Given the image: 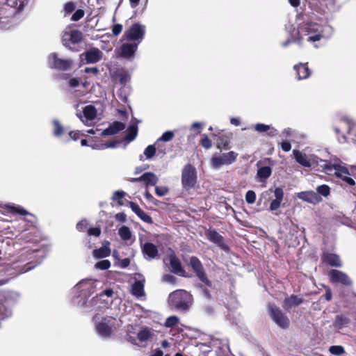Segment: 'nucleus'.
Wrapping results in <instances>:
<instances>
[{"label": "nucleus", "mask_w": 356, "mask_h": 356, "mask_svg": "<svg viewBox=\"0 0 356 356\" xmlns=\"http://www.w3.org/2000/svg\"><path fill=\"white\" fill-rule=\"evenodd\" d=\"M329 351L334 355L340 356L345 353V350L341 346H332L330 347Z\"/></svg>", "instance_id": "obj_44"}, {"label": "nucleus", "mask_w": 356, "mask_h": 356, "mask_svg": "<svg viewBox=\"0 0 356 356\" xmlns=\"http://www.w3.org/2000/svg\"><path fill=\"white\" fill-rule=\"evenodd\" d=\"M321 260L323 264L332 267L340 268L343 266L340 257L335 253L323 252Z\"/></svg>", "instance_id": "obj_15"}, {"label": "nucleus", "mask_w": 356, "mask_h": 356, "mask_svg": "<svg viewBox=\"0 0 356 356\" xmlns=\"http://www.w3.org/2000/svg\"><path fill=\"white\" fill-rule=\"evenodd\" d=\"M275 199L270 204L269 210L274 211L277 210L284 198V191L281 187H276L274 190Z\"/></svg>", "instance_id": "obj_20"}, {"label": "nucleus", "mask_w": 356, "mask_h": 356, "mask_svg": "<svg viewBox=\"0 0 356 356\" xmlns=\"http://www.w3.org/2000/svg\"><path fill=\"white\" fill-rule=\"evenodd\" d=\"M69 136L71 139L77 140L80 137V134L79 131H71L69 132Z\"/></svg>", "instance_id": "obj_64"}, {"label": "nucleus", "mask_w": 356, "mask_h": 356, "mask_svg": "<svg viewBox=\"0 0 356 356\" xmlns=\"http://www.w3.org/2000/svg\"><path fill=\"white\" fill-rule=\"evenodd\" d=\"M323 168L325 172L327 174H330L332 172V170H334L335 172L339 171V173L340 174L343 173L349 175V171L348 168L339 164H325Z\"/></svg>", "instance_id": "obj_27"}, {"label": "nucleus", "mask_w": 356, "mask_h": 356, "mask_svg": "<svg viewBox=\"0 0 356 356\" xmlns=\"http://www.w3.org/2000/svg\"><path fill=\"white\" fill-rule=\"evenodd\" d=\"M293 153L296 161L298 163L304 167L309 168L311 166V162L305 154H302L301 152L296 149H294Z\"/></svg>", "instance_id": "obj_28"}, {"label": "nucleus", "mask_w": 356, "mask_h": 356, "mask_svg": "<svg viewBox=\"0 0 356 356\" xmlns=\"http://www.w3.org/2000/svg\"><path fill=\"white\" fill-rule=\"evenodd\" d=\"M319 24L312 22H303L298 27L297 36L294 38L293 42L299 45L302 44V41L305 36H309L311 33H315L320 31Z\"/></svg>", "instance_id": "obj_5"}, {"label": "nucleus", "mask_w": 356, "mask_h": 356, "mask_svg": "<svg viewBox=\"0 0 356 356\" xmlns=\"http://www.w3.org/2000/svg\"><path fill=\"white\" fill-rule=\"evenodd\" d=\"M238 153L230 151L221 155H213L211 159V165L213 168L218 169L222 165H228L236 161Z\"/></svg>", "instance_id": "obj_7"}, {"label": "nucleus", "mask_w": 356, "mask_h": 356, "mask_svg": "<svg viewBox=\"0 0 356 356\" xmlns=\"http://www.w3.org/2000/svg\"><path fill=\"white\" fill-rule=\"evenodd\" d=\"M153 337V333L151 330L147 327H143L142 329L137 334V339L140 343L148 341Z\"/></svg>", "instance_id": "obj_30"}, {"label": "nucleus", "mask_w": 356, "mask_h": 356, "mask_svg": "<svg viewBox=\"0 0 356 356\" xmlns=\"http://www.w3.org/2000/svg\"><path fill=\"white\" fill-rule=\"evenodd\" d=\"M298 197L299 199L314 205L318 204L322 200L320 195L313 191L300 192L298 194Z\"/></svg>", "instance_id": "obj_18"}, {"label": "nucleus", "mask_w": 356, "mask_h": 356, "mask_svg": "<svg viewBox=\"0 0 356 356\" xmlns=\"http://www.w3.org/2000/svg\"><path fill=\"white\" fill-rule=\"evenodd\" d=\"M262 161H259L257 163V166L259 167L257 175L258 177H259V179H261V181H265L270 176L272 173V169L270 166L259 167Z\"/></svg>", "instance_id": "obj_26"}, {"label": "nucleus", "mask_w": 356, "mask_h": 356, "mask_svg": "<svg viewBox=\"0 0 356 356\" xmlns=\"http://www.w3.org/2000/svg\"><path fill=\"white\" fill-rule=\"evenodd\" d=\"M53 125L54 136L58 137L62 136L64 133V129L60 122L57 120H54L53 121Z\"/></svg>", "instance_id": "obj_38"}, {"label": "nucleus", "mask_w": 356, "mask_h": 356, "mask_svg": "<svg viewBox=\"0 0 356 356\" xmlns=\"http://www.w3.org/2000/svg\"><path fill=\"white\" fill-rule=\"evenodd\" d=\"M138 46V42L124 43L118 49V55L119 57L126 59L133 58Z\"/></svg>", "instance_id": "obj_12"}, {"label": "nucleus", "mask_w": 356, "mask_h": 356, "mask_svg": "<svg viewBox=\"0 0 356 356\" xmlns=\"http://www.w3.org/2000/svg\"><path fill=\"white\" fill-rule=\"evenodd\" d=\"M101 234L100 227H92L88 229V236H99Z\"/></svg>", "instance_id": "obj_56"}, {"label": "nucleus", "mask_w": 356, "mask_h": 356, "mask_svg": "<svg viewBox=\"0 0 356 356\" xmlns=\"http://www.w3.org/2000/svg\"><path fill=\"white\" fill-rule=\"evenodd\" d=\"M85 12L83 9H78L75 11V13L72 15L71 20L74 22L79 21L82 17H83Z\"/></svg>", "instance_id": "obj_51"}, {"label": "nucleus", "mask_w": 356, "mask_h": 356, "mask_svg": "<svg viewBox=\"0 0 356 356\" xmlns=\"http://www.w3.org/2000/svg\"><path fill=\"white\" fill-rule=\"evenodd\" d=\"M205 236L209 241L216 244L222 249H225L227 248L226 244L224 243L223 236L216 229L211 228L207 229L205 231Z\"/></svg>", "instance_id": "obj_16"}, {"label": "nucleus", "mask_w": 356, "mask_h": 356, "mask_svg": "<svg viewBox=\"0 0 356 356\" xmlns=\"http://www.w3.org/2000/svg\"><path fill=\"white\" fill-rule=\"evenodd\" d=\"M9 211L11 213L13 214H19V215H22V216H26V215H29L31 216V217H32L33 218L35 219V220H29V221L31 222V223H35V216L29 213L26 210H25L23 207H20V206H13V207H10V209H9Z\"/></svg>", "instance_id": "obj_33"}, {"label": "nucleus", "mask_w": 356, "mask_h": 356, "mask_svg": "<svg viewBox=\"0 0 356 356\" xmlns=\"http://www.w3.org/2000/svg\"><path fill=\"white\" fill-rule=\"evenodd\" d=\"M304 300L296 296V295H291L289 297L286 298L283 302L282 307L286 310H289L292 307H298L302 303H303Z\"/></svg>", "instance_id": "obj_21"}, {"label": "nucleus", "mask_w": 356, "mask_h": 356, "mask_svg": "<svg viewBox=\"0 0 356 356\" xmlns=\"http://www.w3.org/2000/svg\"><path fill=\"white\" fill-rule=\"evenodd\" d=\"M256 200V193L254 191H248L245 194V201L248 204H253Z\"/></svg>", "instance_id": "obj_49"}, {"label": "nucleus", "mask_w": 356, "mask_h": 356, "mask_svg": "<svg viewBox=\"0 0 356 356\" xmlns=\"http://www.w3.org/2000/svg\"><path fill=\"white\" fill-rule=\"evenodd\" d=\"M156 145V143L154 145H149L145 148L144 154L146 156V159H149L155 155Z\"/></svg>", "instance_id": "obj_41"}, {"label": "nucleus", "mask_w": 356, "mask_h": 356, "mask_svg": "<svg viewBox=\"0 0 356 356\" xmlns=\"http://www.w3.org/2000/svg\"><path fill=\"white\" fill-rule=\"evenodd\" d=\"M334 175H336V177H339L343 181H346L350 186H354L355 184V181L351 177H348L350 175V173H349V175H346V174H343V173L340 174V173H339V171H338V172H335Z\"/></svg>", "instance_id": "obj_43"}, {"label": "nucleus", "mask_w": 356, "mask_h": 356, "mask_svg": "<svg viewBox=\"0 0 356 356\" xmlns=\"http://www.w3.org/2000/svg\"><path fill=\"white\" fill-rule=\"evenodd\" d=\"M170 266L171 271L181 277H189V275L186 273L182 267L180 259L176 256L175 253L169 255Z\"/></svg>", "instance_id": "obj_13"}, {"label": "nucleus", "mask_w": 356, "mask_h": 356, "mask_svg": "<svg viewBox=\"0 0 356 356\" xmlns=\"http://www.w3.org/2000/svg\"><path fill=\"white\" fill-rule=\"evenodd\" d=\"M118 234L120 236V238L124 241H128L130 240L131 238V232L127 226L123 225L122 226L119 230Z\"/></svg>", "instance_id": "obj_36"}, {"label": "nucleus", "mask_w": 356, "mask_h": 356, "mask_svg": "<svg viewBox=\"0 0 356 356\" xmlns=\"http://www.w3.org/2000/svg\"><path fill=\"white\" fill-rule=\"evenodd\" d=\"M130 76L126 72H122L119 74V81L121 84H126L127 82L129 81Z\"/></svg>", "instance_id": "obj_53"}, {"label": "nucleus", "mask_w": 356, "mask_h": 356, "mask_svg": "<svg viewBox=\"0 0 356 356\" xmlns=\"http://www.w3.org/2000/svg\"><path fill=\"white\" fill-rule=\"evenodd\" d=\"M142 252L144 254L151 259L155 258L158 255V248L152 243L146 242L142 247Z\"/></svg>", "instance_id": "obj_24"}, {"label": "nucleus", "mask_w": 356, "mask_h": 356, "mask_svg": "<svg viewBox=\"0 0 356 356\" xmlns=\"http://www.w3.org/2000/svg\"><path fill=\"white\" fill-rule=\"evenodd\" d=\"M83 115L87 120H92L96 118L97 110L92 105L86 106L83 111Z\"/></svg>", "instance_id": "obj_34"}, {"label": "nucleus", "mask_w": 356, "mask_h": 356, "mask_svg": "<svg viewBox=\"0 0 356 356\" xmlns=\"http://www.w3.org/2000/svg\"><path fill=\"white\" fill-rule=\"evenodd\" d=\"M138 217L143 221H144V222H145L147 223H149V224H152L153 223V220H152V217L150 216H149L148 214H147L143 210L141 212V213L138 216Z\"/></svg>", "instance_id": "obj_55"}, {"label": "nucleus", "mask_w": 356, "mask_h": 356, "mask_svg": "<svg viewBox=\"0 0 356 356\" xmlns=\"http://www.w3.org/2000/svg\"><path fill=\"white\" fill-rule=\"evenodd\" d=\"M158 177L153 172H148L142 175L139 177L132 178L131 182L143 181L145 187L147 188L150 186H155L158 182Z\"/></svg>", "instance_id": "obj_17"}, {"label": "nucleus", "mask_w": 356, "mask_h": 356, "mask_svg": "<svg viewBox=\"0 0 356 356\" xmlns=\"http://www.w3.org/2000/svg\"><path fill=\"white\" fill-rule=\"evenodd\" d=\"M138 134V127L137 125H130L127 128V134L124 137V140L127 142L134 140Z\"/></svg>", "instance_id": "obj_35"}, {"label": "nucleus", "mask_w": 356, "mask_h": 356, "mask_svg": "<svg viewBox=\"0 0 356 356\" xmlns=\"http://www.w3.org/2000/svg\"><path fill=\"white\" fill-rule=\"evenodd\" d=\"M111 261L108 259H105L97 262L95 267L99 270H107L111 267Z\"/></svg>", "instance_id": "obj_45"}, {"label": "nucleus", "mask_w": 356, "mask_h": 356, "mask_svg": "<svg viewBox=\"0 0 356 356\" xmlns=\"http://www.w3.org/2000/svg\"><path fill=\"white\" fill-rule=\"evenodd\" d=\"M125 124L119 121H115L111 124L108 127L105 129L102 133L101 136H112L118 134L120 131L124 130Z\"/></svg>", "instance_id": "obj_19"}, {"label": "nucleus", "mask_w": 356, "mask_h": 356, "mask_svg": "<svg viewBox=\"0 0 356 356\" xmlns=\"http://www.w3.org/2000/svg\"><path fill=\"white\" fill-rule=\"evenodd\" d=\"M200 145L205 148L206 149H209L212 147V142L209 139L207 135L204 134L202 138L200 140Z\"/></svg>", "instance_id": "obj_48"}, {"label": "nucleus", "mask_w": 356, "mask_h": 356, "mask_svg": "<svg viewBox=\"0 0 356 356\" xmlns=\"http://www.w3.org/2000/svg\"><path fill=\"white\" fill-rule=\"evenodd\" d=\"M12 314V312L10 309L6 307L4 305H0V319L3 320L10 317Z\"/></svg>", "instance_id": "obj_40"}, {"label": "nucleus", "mask_w": 356, "mask_h": 356, "mask_svg": "<svg viewBox=\"0 0 356 356\" xmlns=\"http://www.w3.org/2000/svg\"><path fill=\"white\" fill-rule=\"evenodd\" d=\"M179 323V318L176 316H171L167 318L165 322V326L166 327H173L177 325Z\"/></svg>", "instance_id": "obj_46"}, {"label": "nucleus", "mask_w": 356, "mask_h": 356, "mask_svg": "<svg viewBox=\"0 0 356 356\" xmlns=\"http://www.w3.org/2000/svg\"><path fill=\"white\" fill-rule=\"evenodd\" d=\"M174 136H175L174 132L172 131H167L164 132L162 134V136L156 140V146L159 147V143L161 141L168 142V141L172 140V138H174Z\"/></svg>", "instance_id": "obj_37"}, {"label": "nucleus", "mask_w": 356, "mask_h": 356, "mask_svg": "<svg viewBox=\"0 0 356 356\" xmlns=\"http://www.w3.org/2000/svg\"><path fill=\"white\" fill-rule=\"evenodd\" d=\"M145 34V26L139 23L131 25L124 33V40L138 42V44L144 39Z\"/></svg>", "instance_id": "obj_6"}, {"label": "nucleus", "mask_w": 356, "mask_h": 356, "mask_svg": "<svg viewBox=\"0 0 356 356\" xmlns=\"http://www.w3.org/2000/svg\"><path fill=\"white\" fill-rule=\"evenodd\" d=\"M122 31V25L120 24H116L113 26L112 33L115 36H118Z\"/></svg>", "instance_id": "obj_58"}, {"label": "nucleus", "mask_w": 356, "mask_h": 356, "mask_svg": "<svg viewBox=\"0 0 356 356\" xmlns=\"http://www.w3.org/2000/svg\"><path fill=\"white\" fill-rule=\"evenodd\" d=\"M88 227V222L86 220H82L77 222L76 228L79 232H83Z\"/></svg>", "instance_id": "obj_57"}, {"label": "nucleus", "mask_w": 356, "mask_h": 356, "mask_svg": "<svg viewBox=\"0 0 356 356\" xmlns=\"http://www.w3.org/2000/svg\"><path fill=\"white\" fill-rule=\"evenodd\" d=\"M350 322L349 318L343 315H337L334 321V326L337 329H341L348 325Z\"/></svg>", "instance_id": "obj_32"}, {"label": "nucleus", "mask_w": 356, "mask_h": 356, "mask_svg": "<svg viewBox=\"0 0 356 356\" xmlns=\"http://www.w3.org/2000/svg\"><path fill=\"white\" fill-rule=\"evenodd\" d=\"M80 56H85L86 63H96L102 60L103 53L98 48L92 47L81 54Z\"/></svg>", "instance_id": "obj_14"}, {"label": "nucleus", "mask_w": 356, "mask_h": 356, "mask_svg": "<svg viewBox=\"0 0 356 356\" xmlns=\"http://www.w3.org/2000/svg\"><path fill=\"white\" fill-rule=\"evenodd\" d=\"M85 73H92L94 75H97L99 72V69L97 67H86L84 69Z\"/></svg>", "instance_id": "obj_61"}, {"label": "nucleus", "mask_w": 356, "mask_h": 356, "mask_svg": "<svg viewBox=\"0 0 356 356\" xmlns=\"http://www.w3.org/2000/svg\"><path fill=\"white\" fill-rule=\"evenodd\" d=\"M169 190L167 187H160V186H156L155 187V193L159 196L162 197L168 193Z\"/></svg>", "instance_id": "obj_54"}, {"label": "nucleus", "mask_w": 356, "mask_h": 356, "mask_svg": "<svg viewBox=\"0 0 356 356\" xmlns=\"http://www.w3.org/2000/svg\"><path fill=\"white\" fill-rule=\"evenodd\" d=\"M126 193L122 191H115L113 196V200L117 201L118 205L122 206L124 204L123 203V198L124 197Z\"/></svg>", "instance_id": "obj_39"}, {"label": "nucleus", "mask_w": 356, "mask_h": 356, "mask_svg": "<svg viewBox=\"0 0 356 356\" xmlns=\"http://www.w3.org/2000/svg\"><path fill=\"white\" fill-rule=\"evenodd\" d=\"M281 148L284 152H289L291 149V145L288 140H284L281 143Z\"/></svg>", "instance_id": "obj_59"}, {"label": "nucleus", "mask_w": 356, "mask_h": 356, "mask_svg": "<svg viewBox=\"0 0 356 356\" xmlns=\"http://www.w3.org/2000/svg\"><path fill=\"white\" fill-rule=\"evenodd\" d=\"M185 262L201 282L207 286H212V282L208 278L204 266L198 257L191 256Z\"/></svg>", "instance_id": "obj_2"}, {"label": "nucleus", "mask_w": 356, "mask_h": 356, "mask_svg": "<svg viewBox=\"0 0 356 356\" xmlns=\"http://www.w3.org/2000/svg\"><path fill=\"white\" fill-rule=\"evenodd\" d=\"M318 194L327 197L330 194V188L326 184H322L316 188Z\"/></svg>", "instance_id": "obj_42"}, {"label": "nucleus", "mask_w": 356, "mask_h": 356, "mask_svg": "<svg viewBox=\"0 0 356 356\" xmlns=\"http://www.w3.org/2000/svg\"><path fill=\"white\" fill-rule=\"evenodd\" d=\"M323 38L322 31H318L314 33L313 35H309L307 38V40L309 42H314L316 41H319Z\"/></svg>", "instance_id": "obj_50"}, {"label": "nucleus", "mask_w": 356, "mask_h": 356, "mask_svg": "<svg viewBox=\"0 0 356 356\" xmlns=\"http://www.w3.org/2000/svg\"><path fill=\"white\" fill-rule=\"evenodd\" d=\"M232 132H219L218 134H212L216 138V147L220 149L228 150L231 148L230 143L232 138Z\"/></svg>", "instance_id": "obj_10"}, {"label": "nucleus", "mask_w": 356, "mask_h": 356, "mask_svg": "<svg viewBox=\"0 0 356 356\" xmlns=\"http://www.w3.org/2000/svg\"><path fill=\"white\" fill-rule=\"evenodd\" d=\"M163 280L165 281V282H170V283H172V284H175L177 281V278L174 276V275H165L163 277Z\"/></svg>", "instance_id": "obj_62"}, {"label": "nucleus", "mask_w": 356, "mask_h": 356, "mask_svg": "<svg viewBox=\"0 0 356 356\" xmlns=\"http://www.w3.org/2000/svg\"><path fill=\"white\" fill-rule=\"evenodd\" d=\"M192 303L193 296L186 290L177 289L169 295V305L177 311L187 312L191 307Z\"/></svg>", "instance_id": "obj_1"}, {"label": "nucleus", "mask_w": 356, "mask_h": 356, "mask_svg": "<svg viewBox=\"0 0 356 356\" xmlns=\"http://www.w3.org/2000/svg\"><path fill=\"white\" fill-rule=\"evenodd\" d=\"M110 242L108 241H104L102 247L99 249H95L92 252L94 257L97 259H102L107 257L111 254Z\"/></svg>", "instance_id": "obj_23"}, {"label": "nucleus", "mask_w": 356, "mask_h": 356, "mask_svg": "<svg viewBox=\"0 0 356 356\" xmlns=\"http://www.w3.org/2000/svg\"><path fill=\"white\" fill-rule=\"evenodd\" d=\"M48 65L51 69L66 71L72 67L73 61L70 59L59 58L56 53H53L48 58Z\"/></svg>", "instance_id": "obj_8"}, {"label": "nucleus", "mask_w": 356, "mask_h": 356, "mask_svg": "<svg viewBox=\"0 0 356 356\" xmlns=\"http://www.w3.org/2000/svg\"><path fill=\"white\" fill-rule=\"evenodd\" d=\"M293 68L296 72L297 76L299 80L308 78L312 73L308 67L307 63H300L299 64L295 65Z\"/></svg>", "instance_id": "obj_22"}, {"label": "nucleus", "mask_w": 356, "mask_h": 356, "mask_svg": "<svg viewBox=\"0 0 356 356\" xmlns=\"http://www.w3.org/2000/svg\"><path fill=\"white\" fill-rule=\"evenodd\" d=\"M131 293L136 297H141L145 294L144 284L141 281H136L131 287Z\"/></svg>", "instance_id": "obj_31"}, {"label": "nucleus", "mask_w": 356, "mask_h": 356, "mask_svg": "<svg viewBox=\"0 0 356 356\" xmlns=\"http://www.w3.org/2000/svg\"><path fill=\"white\" fill-rule=\"evenodd\" d=\"M327 275L330 282L332 284H340L346 286L352 285L353 282L351 279L346 273L341 270L332 269L328 272Z\"/></svg>", "instance_id": "obj_9"}, {"label": "nucleus", "mask_w": 356, "mask_h": 356, "mask_svg": "<svg viewBox=\"0 0 356 356\" xmlns=\"http://www.w3.org/2000/svg\"><path fill=\"white\" fill-rule=\"evenodd\" d=\"M145 197L150 202L153 203L154 204L156 205V200L153 197V195L149 192L148 190H146V191L144 193Z\"/></svg>", "instance_id": "obj_60"}, {"label": "nucleus", "mask_w": 356, "mask_h": 356, "mask_svg": "<svg viewBox=\"0 0 356 356\" xmlns=\"http://www.w3.org/2000/svg\"><path fill=\"white\" fill-rule=\"evenodd\" d=\"M105 321L106 318H104V321L99 323L97 325L96 328L99 334L105 337H108L111 336L112 333V329L111 327L108 325V323H106Z\"/></svg>", "instance_id": "obj_25"}, {"label": "nucleus", "mask_w": 356, "mask_h": 356, "mask_svg": "<svg viewBox=\"0 0 356 356\" xmlns=\"http://www.w3.org/2000/svg\"><path fill=\"white\" fill-rule=\"evenodd\" d=\"M254 130L259 133L267 132V135L270 137L275 136L277 133V129H275V128L271 127L269 125L261 123L255 124Z\"/></svg>", "instance_id": "obj_29"}, {"label": "nucleus", "mask_w": 356, "mask_h": 356, "mask_svg": "<svg viewBox=\"0 0 356 356\" xmlns=\"http://www.w3.org/2000/svg\"><path fill=\"white\" fill-rule=\"evenodd\" d=\"M197 181V171L191 164H186L181 171V185L186 190L194 188Z\"/></svg>", "instance_id": "obj_4"}, {"label": "nucleus", "mask_w": 356, "mask_h": 356, "mask_svg": "<svg viewBox=\"0 0 356 356\" xmlns=\"http://www.w3.org/2000/svg\"><path fill=\"white\" fill-rule=\"evenodd\" d=\"M128 204L129 205L131 210L138 216L143 209L136 203L131 201H128Z\"/></svg>", "instance_id": "obj_52"}, {"label": "nucleus", "mask_w": 356, "mask_h": 356, "mask_svg": "<svg viewBox=\"0 0 356 356\" xmlns=\"http://www.w3.org/2000/svg\"><path fill=\"white\" fill-rule=\"evenodd\" d=\"M76 8L75 3L73 1H68L64 5L65 16L72 13Z\"/></svg>", "instance_id": "obj_47"}, {"label": "nucleus", "mask_w": 356, "mask_h": 356, "mask_svg": "<svg viewBox=\"0 0 356 356\" xmlns=\"http://www.w3.org/2000/svg\"><path fill=\"white\" fill-rule=\"evenodd\" d=\"M83 34L81 31L77 29L70 30V31H65L63 36V43L67 47H70V43L77 44L82 41Z\"/></svg>", "instance_id": "obj_11"}, {"label": "nucleus", "mask_w": 356, "mask_h": 356, "mask_svg": "<svg viewBox=\"0 0 356 356\" xmlns=\"http://www.w3.org/2000/svg\"><path fill=\"white\" fill-rule=\"evenodd\" d=\"M191 129H197V134H200L201 130L202 129V124L198 122H194L191 125Z\"/></svg>", "instance_id": "obj_63"}, {"label": "nucleus", "mask_w": 356, "mask_h": 356, "mask_svg": "<svg viewBox=\"0 0 356 356\" xmlns=\"http://www.w3.org/2000/svg\"><path fill=\"white\" fill-rule=\"evenodd\" d=\"M270 319L281 329L286 330L291 322L287 315L275 303H269L267 307Z\"/></svg>", "instance_id": "obj_3"}]
</instances>
